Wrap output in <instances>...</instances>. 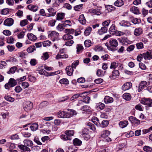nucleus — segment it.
I'll return each mask as SVG.
<instances>
[{
	"instance_id": "1",
	"label": "nucleus",
	"mask_w": 152,
	"mask_h": 152,
	"mask_svg": "<svg viewBox=\"0 0 152 152\" xmlns=\"http://www.w3.org/2000/svg\"><path fill=\"white\" fill-rule=\"evenodd\" d=\"M109 42L110 46H107L109 50L111 51H115L116 50V48L118 44L117 40L115 39H112L110 40Z\"/></svg>"
},
{
	"instance_id": "2",
	"label": "nucleus",
	"mask_w": 152,
	"mask_h": 152,
	"mask_svg": "<svg viewBox=\"0 0 152 152\" xmlns=\"http://www.w3.org/2000/svg\"><path fill=\"white\" fill-rule=\"evenodd\" d=\"M33 104L30 101L25 102L23 105L24 110L26 112L31 110L33 107Z\"/></svg>"
},
{
	"instance_id": "3",
	"label": "nucleus",
	"mask_w": 152,
	"mask_h": 152,
	"mask_svg": "<svg viewBox=\"0 0 152 152\" xmlns=\"http://www.w3.org/2000/svg\"><path fill=\"white\" fill-rule=\"evenodd\" d=\"M140 102L146 106V107H151L152 106V99L149 98H145L142 99Z\"/></svg>"
},
{
	"instance_id": "4",
	"label": "nucleus",
	"mask_w": 152,
	"mask_h": 152,
	"mask_svg": "<svg viewBox=\"0 0 152 152\" xmlns=\"http://www.w3.org/2000/svg\"><path fill=\"white\" fill-rule=\"evenodd\" d=\"M48 37L53 38V41L56 39L59 35V34L55 31H49L48 32Z\"/></svg>"
},
{
	"instance_id": "5",
	"label": "nucleus",
	"mask_w": 152,
	"mask_h": 152,
	"mask_svg": "<svg viewBox=\"0 0 152 152\" xmlns=\"http://www.w3.org/2000/svg\"><path fill=\"white\" fill-rule=\"evenodd\" d=\"M14 23V20L11 18H9L6 19L4 22V25L7 26H12Z\"/></svg>"
},
{
	"instance_id": "6",
	"label": "nucleus",
	"mask_w": 152,
	"mask_h": 152,
	"mask_svg": "<svg viewBox=\"0 0 152 152\" xmlns=\"http://www.w3.org/2000/svg\"><path fill=\"white\" fill-rule=\"evenodd\" d=\"M90 100V98L89 96H87L84 98L83 100H80L79 101L78 104H77V106H80L83 104L84 102L87 103H89Z\"/></svg>"
},
{
	"instance_id": "7",
	"label": "nucleus",
	"mask_w": 152,
	"mask_h": 152,
	"mask_svg": "<svg viewBox=\"0 0 152 152\" xmlns=\"http://www.w3.org/2000/svg\"><path fill=\"white\" fill-rule=\"evenodd\" d=\"M57 115L59 118H67L69 115H67V113L64 111H60L57 113Z\"/></svg>"
},
{
	"instance_id": "8",
	"label": "nucleus",
	"mask_w": 152,
	"mask_h": 152,
	"mask_svg": "<svg viewBox=\"0 0 152 152\" xmlns=\"http://www.w3.org/2000/svg\"><path fill=\"white\" fill-rule=\"evenodd\" d=\"M119 24L121 26L125 27H129L131 25L130 22L125 20H123L120 22L119 23Z\"/></svg>"
},
{
	"instance_id": "9",
	"label": "nucleus",
	"mask_w": 152,
	"mask_h": 152,
	"mask_svg": "<svg viewBox=\"0 0 152 152\" xmlns=\"http://www.w3.org/2000/svg\"><path fill=\"white\" fill-rule=\"evenodd\" d=\"M147 83L145 81H142L139 84V86L138 91H141L144 88L147 86Z\"/></svg>"
},
{
	"instance_id": "10",
	"label": "nucleus",
	"mask_w": 152,
	"mask_h": 152,
	"mask_svg": "<svg viewBox=\"0 0 152 152\" xmlns=\"http://www.w3.org/2000/svg\"><path fill=\"white\" fill-rule=\"evenodd\" d=\"M132 86V84L131 83L127 82L122 86V89L124 91H126L129 89Z\"/></svg>"
},
{
	"instance_id": "11",
	"label": "nucleus",
	"mask_w": 152,
	"mask_h": 152,
	"mask_svg": "<svg viewBox=\"0 0 152 152\" xmlns=\"http://www.w3.org/2000/svg\"><path fill=\"white\" fill-rule=\"evenodd\" d=\"M66 70L68 75L71 76L72 75L74 70L71 66H67Z\"/></svg>"
},
{
	"instance_id": "12",
	"label": "nucleus",
	"mask_w": 152,
	"mask_h": 152,
	"mask_svg": "<svg viewBox=\"0 0 152 152\" xmlns=\"http://www.w3.org/2000/svg\"><path fill=\"white\" fill-rule=\"evenodd\" d=\"M89 12L97 15H99L101 13L100 10L98 9H91L89 10Z\"/></svg>"
},
{
	"instance_id": "13",
	"label": "nucleus",
	"mask_w": 152,
	"mask_h": 152,
	"mask_svg": "<svg viewBox=\"0 0 152 152\" xmlns=\"http://www.w3.org/2000/svg\"><path fill=\"white\" fill-rule=\"evenodd\" d=\"M67 110L69 111L67 113V115L69 116L67 118H70L72 115H76L77 114L75 110L69 109H68Z\"/></svg>"
},
{
	"instance_id": "14",
	"label": "nucleus",
	"mask_w": 152,
	"mask_h": 152,
	"mask_svg": "<svg viewBox=\"0 0 152 152\" xmlns=\"http://www.w3.org/2000/svg\"><path fill=\"white\" fill-rule=\"evenodd\" d=\"M48 10L49 13L48 14V15H47V16H53L56 15V12L54 10L53 8H49Z\"/></svg>"
},
{
	"instance_id": "15",
	"label": "nucleus",
	"mask_w": 152,
	"mask_h": 152,
	"mask_svg": "<svg viewBox=\"0 0 152 152\" xmlns=\"http://www.w3.org/2000/svg\"><path fill=\"white\" fill-rule=\"evenodd\" d=\"M119 74V73L118 70H114L112 72V74L111 75L110 77L112 79H114L117 76H118Z\"/></svg>"
},
{
	"instance_id": "16",
	"label": "nucleus",
	"mask_w": 152,
	"mask_h": 152,
	"mask_svg": "<svg viewBox=\"0 0 152 152\" xmlns=\"http://www.w3.org/2000/svg\"><path fill=\"white\" fill-rule=\"evenodd\" d=\"M113 98L109 96H106L104 98V101L105 103H111L113 102Z\"/></svg>"
},
{
	"instance_id": "17",
	"label": "nucleus",
	"mask_w": 152,
	"mask_h": 152,
	"mask_svg": "<svg viewBox=\"0 0 152 152\" xmlns=\"http://www.w3.org/2000/svg\"><path fill=\"white\" fill-rule=\"evenodd\" d=\"M23 142L24 145L28 147H31L33 145L32 141L28 139L25 140L23 141Z\"/></svg>"
},
{
	"instance_id": "18",
	"label": "nucleus",
	"mask_w": 152,
	"mask_h": 152,
	"mask_svg": "<svg viewBox=\"0 0 152 152\" xmlns=\"http://www.w3.org/2000/svg\"><path fill=\"white\" fill-rule=\"evenodd\" d=\"M27 37L28 39L31 41H34L37 39L36 37L32 33H28L27 34Z\"/></svg>"
},
{
	"instance_id": "19",
	"label": "nucleus",
	"mask_w": 152,
	"mask_h": 152,
	"mask_svg": "<svg viewBox=\"0 0 152 152\" xmlns=\"http://www.w3.org/2000/svg\"><path fill=\"white\" fill-rule=\"evenodd\" d=\"M27 7L30 10L33 12H36L38 10V7L33 4H30Z\"/></svg>"
},
{
	"instance_id": "20",
	"label": "nucleus",
	"mask_w": 152,
	"mask_h": 152,
	"mask_svg": "<svg viewBox=\"0 0 152 152\" xmlns=\"http://www.w3.org/2000/svg\"><path fill=\"white\" fill-rule=\"evenodd\" d=\"M107 31V28L105 27H103L99 29L98 31V33L99 35H102L103 34L106 33Z\"/></svg>"
},
{
	"instance_id": "21",
	"label": "nucleus",
	"mask_w": 152,
	"mask_h": 152,
	"mask_svg": "<svg viewBox=\"0 0 152 152\" xmlns=\"http://www.w3.org/2000/svg\"><path fill=\"white\" fill-rule=\"evenodd\" d=\"M79 21L82 24H84L86 23V20L83 15H81L79 17Z\"/></svg>"
},
{
	"instance_id": "22",
	"label": "nucleus",
	"mask_w": 152,
	"mask_h": 152,
	"mask_svg": "<svg viewBox=\"0 0 152 152\" xmlns=\"http://www.w3.org/2000/svg\"><path fill=\"white\" fill-rule=\"evenodd\" d=\"M142 33V30L141 28H138L135 29L134 31V35L136 36H139Z\"/></svg>"
},
{
	"instance_id": "23",
	"label": "nucleus",
	"mask_w": 152,
	"mask_h": 152,
	"mask_svg": "<svg viewBox=\"0 0 152 152\" xmlns=\"http://www.w3.org/2000/svg\"><path fill=\"white\" fill-rule=\"evenodd\" d=\"M8 83H10L12 87L15 86L17 83L16 80L12 78H11L10 79Z\"/></svg>"
},
{
	"instance_id": "24",
	"label": "nucleus",
	"mask_w": 152,
	"mask_h": 152,
	"mask_svg": "<svg viewBox=\"0 0 152 152\" xmlns=\"http://www.w3.org/2000/svg\"><path fill=\"white\" fill-rule=\"evenodd\" d=\"M130 10L135 14H139L140 13L138 8L135 6L132 7L130 9Z\"/></svg>"
},
{
	"instance_id": "25",
	"label": "nucleus",
	"mask_w": 152,
	"mask_h": 152,
	"mask_svg": "<svg viewBox=\"0 0 152 152\" xmlns=\"http://www.w3.org/2000/svg\"><path fill=\"white\" fill-rule=\"evenodd\" d=\"M73 143L75 146H79L81 145L82 142L78 139L75 138L73 140Z\"/></svg>"
},
{
	"instance_id": "26",
	"label": "nucleus",
	"mask_w": 152,
	"mask_h": 152,
	"mask_svg": "<svg viewBox=\"0 0 152 152\" xmlns=\"http://www.w3.org/2000/svg\"><path fill=\"white\" fill-rule=\"evenodd\" d=\"M18 147L20 149L23 151H30V149L29 148L23 145H18Z\"/></svg>"
},
{
	"instance_id": "27",
	"label": "nucleus",
	"mask_w": 152,
	"mask_h": 152,
	"mask_svg": "<svg viewBox=\"0 0 152 152\" xmlns=\"http://www.w3.org/2000/svg\"><path fill=\"white\" fill-rule=\"evenodd\" d=\"M110 134V132L108 130H105L103 131L101 135V137L102 138H105L109 136Z\"/></svg>"
},
{
	"instance_id": "28",
	"label": "nucleus",
	"mask_w": 152,
	"mask_h": 152,
	"mask_svg": "<svg viewBox=\"0 0 152 152\" xmlns=\"http://www.w3.org/2000/svg\"><path fill=\"white\" fill-rule=\"evenodd\" d=\"M62 23L63 24L64 26V27H67L68 26H71L72 25L71 21L69 20H66L65 21H62Z\"/></svg>"
},
{
	"instance_id": "29",
	"label": "nucleus",
	"mask_w": 152,
	"mask_h": 152,
	"mask_svg": "<svg viewBox=\"0 0 152 152\" xmlns=\"http://www.w3.org/2000/svg\"><path fill=\"white\" fill-rule=\"evenodd\" d=\"M123 98L126 101L130 100L131 96L129 93H125L124 94L123 96Z\"/></svg>"
},
{
	"instance_id": "30",
	"label": "nucleus",
	"mask_w": 152,
	"mask_h": 152,
	"mask_svg": "<svg viewBox=\"0 0 152 152\" xmlns=\"http://www.w3.org/2000/svg\"><path fill=\"white\" fill-rule=\"evenodd\" d=\"M105 8L109 12H111L115 9V7L113 5H106Z\"/></svg>"
},
{
	"instance_id": "31",
	"label": "nucleus",
	"mask_w": 152,
	"mask_h": 152,
	"mask_svg": "<svg viewBox=\"0 0 152 152\" xmlns=\"http://www.w3.org/2000/svg\"><path fill=\"white\" fill-rule=\"evenodd\" d=\"M73 37L70 34H66L64 35L63 37V39L65 40H69L73 39Z\"/></svg>"
},
{
	"instance_id": "32",
	"label": "nucleus",
	"mask_w": 152,
	"mask_h": 152,
	"mask_svg": "<svg viewBox=\"0 0 152 152\" xmlns=\"http://www.w3.org/2000/svg\"><path fill=\"white\" fill-rule=\"evenodd\" d=\"M124 4V2L122 0H117L114 3V5L116 6L120 7Z\"/></svg>"
},
{
	"instance_id": "33",
	"label": "nucleus",
	"mask_w": 152,
	"mask_h": 152,
	"mask_svg": "<svg viewBox=\"0 0 152 152\" xmlns=\"http://www.w3.org/2000/svg\"><path fill=\"white\" fill-rule=\"evenodd\" d=\"M106 72L103 71L101 69H98L96 72V75L99 77H102L104 76Z\"/></svg>"
},
{
	"instance_id": "34",
	"label": "nucleus",
	"mask_w": 152,
	"mask_h": 152,
	"mask_svg": "<svg viewBox=\"0 0 152 152\" xmlns=\"http://www.w3.org/2000/svg\"><path fill=\"white\" fill-rule=\"evenodd\" d=\"M128 124V121H124L120 122L119 124L121 127L124 128L126 127Z\"/></svg>"
},
{
	"instance_id": "35",
	"label": "nucleus",
	"mask_w": 152,
	"mask_h": 152,
	"mask_svg": "<svg viewBox=\"0 0 152 152\" xmlns=\"http://www.w3.org/2000/svg\"><path fill=\"white\" fill-rule=\"evenodd\" d=\"M76 48L77 49V54H79L81 52L83 49V46L80 44H78Z\"/></svg>"
},
{
	"instance_id": "36",
	"label": "nucleus",
	"mask_w": 152,
	"mask_h": 152,
	"mask_svg": "<svg viewBox=\"0 0 152 152\" xmlns=\"http://www.w3.org/2000/svg\"><path fill=\"white\" fill-rule=\"evenodd\" d=\"M30 128L32 131H36L38 129V125L37 123H34L30 126Z\"/></svg>"
},
{
	"instance_id": "37",
	"label": "nucleus",
	"mask_w": 152,
	"mask_h": 152,
	"mask_svg": "<svg viewBox=\"0 0 152 152\" xmlns=\"http://www.w3.org/2000/svg\"><path fill=\"white\" fill-rule=\"evenodd\" d=\"M64 15V14L63 13H58L56 15V20H60L63 19Z\"/></svg>"
},
{
	"instance_id": "38",
	"label": "nucleus",
	"mask_w": 152,
	"mask_h": 152,
	"mask_svg": "<svg viewBox=\"0 0 152 152\" xmlns=\"http://www.w3.org/2000/svg\"><path fill=\"white\" fill-rule=\"evenodd\" d=\"M142 55V57L145 59H149L150 58V51H147L145 53H143Z\"/></svg>"
},
{
	"instance_id": "39",
	"label": "nucleus",
	"mask_w": 152,
	"mask_h": 152,
	"mask_svg": "<svg viewBox=\"0 0 152 152\" xmlns=\"http://www.w3.org/2000/svg\"><path fill=\"white\" fill-rule=\"evenodd\" d=\"M109 124L108 121L107 120H104L101 121L100 126L102 127H104L107 126Z\"/></svg>"
},
{
	"instance_id": "40",
	"label": "nucleus",
	"mask_w": 152,
	"mask_h": 152,
	"mask_svg": "<svg viewBox=\"0 0 152 152\" xmlns=\"http://www.w3.org/2000/svg\"><path fill=\"white\" fill-rule=\"evenodd\" d=\"M115 25L113 24L110 26L109 29V32L111 34H114L115 31Z\"/></svg>"
},
{
	"instance_id": "41",
	"label": "nucleus",
	"mask_w": 152,
	"mask_h": 152,
	"mask_svg": "<svg viewBox=\"0 0 152 152\" xmlns=\"http://www.w3.org/2000/svg\"><path fill=\"white\" fill-rule=\"evenodd\" d=\"M119 65V63L118 62H112L110 67V69H115Z\"/></svg>"
},
{
	"instance_id": "42",
	"label": "nucleus",
	"mask_w": 152,
	"mask_h": 152,
	"mask_svg": "<svg viewBox=\"0 0 152 152\" xmlns=\"http://www.w3.org/2000/svg\"><path fill=\"white\" fill-rule=\"evenodd\" d=\"M65 134H67L69 137L72 136L74 134V132L73 130H68L65 131Z\"/></svg>"
},
{
	"instance_id": "43",
	"label": "nucleus",
	"mask_w": 152,
	"mask_h": 152,
	"mask_svg": "<svg viewBox=\"0 0 152 152\" xmlns=\"http://www.w3.org/2000/svg\"><path fill=\"white\" fill-rule=\"evenodd\" d=\"M91 27H88L84 31V34L86 36L89 35L91 31Z\"/></svg>"
},
{
	"instance_id": "44",
	"label": "nucleus",
	"mask_w": 152,
	"mask_h": 152,
	"mask_svg": "<svg viewBox=\"0 0 152 152\" xmlns=\"http://www.w3.org/2000/svg\"><path fill=\"white\" fill-rule=\"evenodd\" d=\"M94 120L96 121H93L94 124L97 126H100V124L101 122V120H99L97 118L95 117Z\"/></svg>"
},
{
	"instance_id": "45",
	"label": "nucleus",
	"mask_w": 152,
	"mask_h": 152,
	"mask_svg": "<svg viewBox=\"0 0 152 152\" xmlns=\"http://www.w3.org/2000/svg\"><path fill=\"white\" fill-rule=\"evenodd\" d=\"M42 45L44 47L49 46L51 45V42L49 40H47L42 42Z\"/></svg>"
},
{
	"instance_id": "46",
	"label": "nucleus",
	"mask_w": 152,
	"mask_h": 152,
	"mask_svg": "<svg viewBox=\"0 0 152 152\" xmlns=\"http://www.w3.org/2000/svg\"><path fill=\"white\" fill-rule=\"evenodd\" d=\"M4 98L6 100L11 102H13L15 100L14 98L11 97L8 95L5 96L4 97Z\"/></svg>"
},
{
	"instance_id": "47",
	"label": "nucleus",
	"mask_w": 152,
	"mask_h": 152,
	"mask_svg": "<svg viewBox=\"0 0 152 152\" xmlns=\"http://www.w3.org/2000/svg\"><path fill=\"white\" fill-rule=\"evenodd\" d=\"M87 125L89 126L88 128L91 129L93 131H94L96 130V128L94 125L91 123L89 122L87 123Z\"/></svg>"
},
{
	"instance_id": "48",
	"label": "nucleus",
	"mask_w": 152,
	"mask_h": 152,
	"mask_svg": "<svg viewBox=\"0 0 152 152\" xmlns=\"http://www.w3.org/2000/svg\"><path fill=\"white\" fill-rule=\"evenodd\" d=\"M60 83L61 84H68L69 83V81L66 78H63L60 80Z\"/></svg>"
},
{
	"instance_id": "49",
	"label": "nucleus",
	"mask_w": 152,
	"mask_h": 152,
	"mask_svg": "<svg viewBox=\"0 0 152 152\" xmlns=\"http://www.w3.org/2000/svg\"><path fill=\"white\" fill-rule=\"evenodd\" d=\"M28 21L27 19H25L21 20L20 22V25L23 27L28 24Z\"/></svg>"
},
{
	"instance_id": "50",
	"label": "nucleus",
	"mask_w": 152,
	"mask_h": 152,
	"mask_svg": "<svg viewBox=\"0 0 152 152\" xmlns=\"http://www.w3.org/2000/svg\"><path fill=\"white\" fill-rule=\"evenodd\" d=\"M35 50V47L34 45L29 47L27 49V51L29 53H32Z\"/></svg>"
},
{
	"instance_id": "51",
	"label": "nucleus",
	"mask_w": 152,
	"mask_h": 152,
	"mask_svg": "<svg viewBox=\"0 0 152 152\" xmlns=\"http://www.w3.org/2000/svg\"><path fill=\"white\" fill-rule=\"evenodd\" d=\"M82 94H75L70 99V101H73L75 99L77 98L80 96L82 97V96H81V95H82Z\"/></svg>"
},
{
	"instance_id": "52",
	"label": "nucleus",
	"mask_w": 152,
	"mask_h": 152,
	"mask_svg": "<svg viewBox=\"0 0 152 152\" xmlns=\"http://www.w3.org/2000/svg\"><path fill=\"white\" fill-rule=\"evenodd\" d=\"M88 129H85L84 130H83L82 131V133L83 134V135L84 137H86V138H89V136L88 134V132L86 133H85V131H86V132H88Z\"/></svg>"
},
{
	"instance_id": "53",
	"label": "nucleus",
	"mask_w": 152,
	"mask_h": 152,
	"mask_svg": "<svg viewBox=\"0 0 152 152\" xmlns=\"http://www.w3.org/2000/svg\"><path fill=\"white\" fill-rule=\"evenodd\" d=\"M84 44L85 47H89L91 45V42L90 40H86L84 42Z\"/></svg>"
},
{
	"instance_id": "54",
	"label": "nucleus",
	"mask_w": 152,
	"mask_h": 152,
	"mask_svg": "<svg viewBox=\"0 0 152 152\" xmlns=\"http://www.w3.org/2000/svg\"><path fill=\"white\" fill-rule=\"evenodd\" d=\"M143 150L147 152H151L152 151V148L148 146H145L143 148Z\"/></svg>"
},
{
	"instance_id": "55",
	"label": "nucleus",
	"mask_w": 152,
	"mask_h": 152,
	"mask_svg": "<svg viewBox=\"0 0 152 152\" xmlns=\"http://www.w3.org/2000/svg\"><path fill=\"white\" fill-rule=\"evenodd\" d=\"M136 46L137 48L138 49H142L144 48L143 44L142 42H140L137 43L136 44Z\"/></svg>"
},
{
	"instance_id": "56",
	"label": "nucleus",
	"mask_w": 152,
	"mask_h": 152,
	"mask_svg": "<svg viewBox=\"0 0 152 152\" xmlns=\"http://www.w3.org/2000/svg\"><path fill=\"white\" fill-rule=\"evenodd\" d=\"M105 105L102 102H99L97 104V106L98 107L100 110H103L105 107Z\"/></svg>"
},
{
	"instance_id": "57",
	"label": "nucleus",
	"mask_w": 152,
	"mask_h": 152,
	"mask_svg": "<svg viewBox=\"0 0 152 152\" xmlns=\"http://www.w3.org/2000/svg\"><path fill=\"white\" fill-rule=\"evenodd\" d=\"M65 32L68 34H73L75 32V30L72 29H66L65 30Z\"/></svg>"
},
{
	"instance_id": "58",
	"label": "nucleus",
	"mask_w": 152,
	"mask_h": 152,
	"mask_svg": "<svg viewBox=\"0 0 152 152\" xmlns=\"http://www.w3.org/2000/svg\"><path fill=\"white\" fill-rule=\"evenodd\" d=\"M64 26L63 25V24H59L56 27L57 29L60 31H62L64 29Z\"/></svg>"
},
{
	"instance_id": "59",
	"label": "nucleus",
	"mask_w": 152,
	"mask_h": 152,
	"mask_svg": "<svg viewBox=\"0 0 152 152\" xmlns=\"http://www.w3.org/2000/svg\"><path fill=\"white\" fill-rule=\"evenodd\" d=\"M123 45H126L129 43V41L127 39H122L120 41Z\"/></svg>"
},
{
	"instance_id": "60",
	"label": "nucleus",
	"mask_w": 152,
	"mask_h": 152,
	"mask_svg": "<svg viewBox=\"0 0 152 152\" xmlns=\"http://www.w3.org/2000/svg\"><path fill=\"white\" fill-rule=\"evenodd\" d=\"M68 56L66 55H60L58 54L56 56V59H58L61 58H67Z\"/></svg>"
},
{
	"instance_id": "61",
	"label": "nucleus",
	"mask_w": 152,
	"mask_h": 152,
	"mask_svg": "<svg viewBox=\"0 0 152 152\" xmlns=\"http://www.w3.org/2000/svg\"><path fill=\"white\" fill-rule=\"evenodd\" d=\"M15 40V39L12 37H8L7 39V42L8 43H13Z\"/></svg>"
},
{
	"instance_id": "62",
	"label": "nucleus",
	"mask_w": 152,
	"mask_h": 152,
	"mask_svg": "<svg viewBox=\"0 0 152 152\" xmlns=\"http://www.w3.org/2000/svg\"><path fill=\"white\" fill-rule=\"evenodd\" d=\"M61 138L65 140H71V137H69L68 135L66 134H65L62 135L61 136Z\"/></svg>"
},
{
	"instance_id": "63",
	"label": "nucleus",
	"mask_w": 152,
	"mask_h": 152,
	"mask_svg": "<svg viewBox=\"0 0 152 152\" xmlns=\"http://www.w3.org/2000/svg\"><path fill=\"white\" fill-rule=\"evenodd\" d=\"M23 11L18 10L16 13L15 15H17L18 17L21 18L23 16Z\"/></svg>"
},
{
	"instance_id": "64",
	"label": "nucleus",
	"mask_w": 152,
	"mask_h": 152,
	"mask_svg": "<svg viewBox=\"0 0 152 152\" xmlns=\"http://www.w3.org/2000/svg\"><path fill=\"white\" fill-rule=\"evenodd\" d=\"M132 22L134 24L139 23L141 22V20L140 19L137 18H135L132 20Z\"/></svg>"
}]
</instances>
